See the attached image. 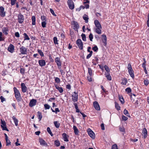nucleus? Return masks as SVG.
<instances>
[{
  "mask_svg": "<svg viewBox=\"0 0 149 149\" xmlns=\"http://www.w3.org/2000/svg\"><path fill=\"white\" fill-rule=\"evenodd\" d=\"M14 91L15 94V96L17 101L19 102L21 101V98L20 94L19 91L16 87L14 88Z\"/></svg>",
  "mask_w": 149,
  "mask_h": 149,
  "instance_id": "obj_1",
  "label": "nucleus"
},
{
  "mask_svg": "<svg viewBox=\"0 0 149 149\" xmlns=\"http://www.w3.org/2000/svg\"><path fill=\"white\" fill-rule=\"evenodd\" d=\"M76 44L79 48L81 50L83 49V44L80 39H78L76 41Z\"/></svg>",
  "mask_w": 149,
  "mask_h": 149,
  "instance_id": "obj_2",
  "label": "nucleus"
},
{
  "mask_svg": "<svg viewBox=\"0 0 149 149\" xmlns=\"http://www.w3.org/2000/svg\"><path fill=\"white\" fill-rule=\"evenodd\" d=\"M78 94L75 91L72 93V99L74 102H75L77 101L78 100Z\"/></svg>",
  "mask_w": 149,
  "mask_h": 149,
  "instance_id": "obj_3",
  "label": "nucleus"
},
{
  "mask_svg": "<svg viewBox=\"0 0 149 149\" xmlns=\"http://www.w3.org/2000/svg\"><path fill=\"white\" fill-rule=\"evenodd\" d=\"M68 4L69 8L71 9H73L74 8V3L72 0H68Z\"/></svg>",
  "mask_w": 149,
  "mask_h": 149,
  "instance_id": "obj_4",
  "label": "nucleus"
},
{
  "mask_svg": "<svg viewBox=\"0 0 149 149\" xmlns=\"http://www.w3.org/2000/svg\"><path fill=\"white\" fill-rule=\"evenodd\" d=\"M18 22L19 23H22L24 20L23 16L21 13L19 14L18 16Z\"/></svg>",
  "mask_w": 149,
  "mask_h": 149,
  "instance_id": "obj_5",
  "label": "nucleus"
},
{
  "mask_svg": "<svg viewBox=\"0 0 149 149\" xmlns=\"http://www.w3.org/2000/svg\"><path fill=\"white\" fill-rule=\"evenodd\" d=\"M20 50L21 54H27V49L24 46H22L20 48Z\"/></svg>",
  "mask_w": 149,
  "mask_h": 149,
  "instance_id": "obj_6",
  "label": "nucleus"
},
{
  "mask_svg": "<svg viewBox=\"0 0 149 149\" xmlns=\"http://www.w3.org/2000/svg\"><path fill=\"white\" fill-rule=\"evenodd\" d=\"M88 132L89 136L92 138L94 139L95 138V134L90 129L88 130Z\"/></svg>",
  "mask_w": 149,
  "mask_h": 149,
  "instance_id": "obj_7",
  "label": "nucleus"
},
{
  "mask_svg": "<svg viewBox=\"0 0 149 149\" xmlns=\"http://www.w3.org/2000/svg\"><path fill=\"white\" fill-rule=\"evenodd\" d=\"M39 142L41 145L45 146H48L47 143L43 139L40 138L39 139Z\"/></svg>",
  "mask_w": 149,
  "mask_h": 149,
  "instance_id": "obj_8",
  "label": "nucleus"
},
{
  "mask_svg": "<svg viewBox=\"0 0 149 149\" xmlns=\"http://www.w3.org/2000/svg\"><path fill=\"white\" fill-rule=\"evenodd\" d=\"M1 127L2 128L3 130H5L8 131V130L7 129L6 126V123L5 121H3L2 120H1Z\"/></svg>",
  "mask_w": 149,
  "mask_h": 149,
  "instance_id": "obj_9",
  "label": "nucleus"
},
{
  "mask_svg": "<svg viewBox=\"0 0 149 149\" xmlns=\"http://www.w3.org/2000/svg\"><path fill=\"white\" fill-rule=\"evenodd\" d=\"M0 15L2 17H4L5 15L4 8L2 6L0 7Z\"/></svg>",
  "mask_w": 149,
  "mask_h": 149,
  "instance_id": "obj_10",
  "label": "nucleus"
},
{
  "mask_svg": "<svg viewBox=\"0 0 149 149\" xmlns=\"http://www.w3.org/2000/svg\"><path fill=\"white\" fill-rule=\"evenodd\" d=\"M143 138L145 139L147 136V131L146 128H143L142 131Z\"/></svg>",
  "mask_w": 149,
  "mask_h": 149,
  "instance_id": "obj_11",
  "label": "nucleus"
},
{
  "mask_svg": "<svg viewBox=\"0 0 149 149\" xmlns=\"http://www.w3.org/2000/svg\"><path fill=\"white\" fill-rule=\"evenodd\" d=\"M37 101L36 100L33 99L31 100L29 103V106L32 107L33 106H35L36 103Z\"/></svg>",
  "mask_w": 149,
  "mask_h": 149,
  "instance_id": "obj_12",
  "label": "nucleus"
},
{
  "mask_svg": "<svg viewBox=\"0 0 149 149\" xmlns=\"http://www.w3.org/2000/svg\"><path fill=\"white\" fill-rule=\"evenodd\" d=\"M14 46L12 44H10L8 47V50L9 52L12 53H13L14 51Z\"/></svg>",
  "mask_w": 149,
  "mask_h": 149,
  "instance_id": "obj_13",
  "label": "nucleus"
},
{
  "mask_svg": "<svg viewBox=\"0 0 149 149\" xmlns=\"http://www.w3.org/2000/svg\"><path fill=\"white\" fill-rule=\"evenodd\" d=\"M94 106L96 110H100V108L99 104L97 101H95L93 103Z\"/></svg>",
  "mask_w": 149,
  "mask_h": 149,
  "instance_id": "obj_14",
  "label": "nucleus"
},
{
  "mask_svg": "<svg viewBox=\"0 0 149 149\" xmlns=\"http://www.w3.org/2000/svg\"><path fill=\"white\" fill-rule=\"evenodd\" d=\"M72 24L74 25L73 29H74L77 30L79 28V26L77 22L73 21L72 22Z\"/></svg>",
  "mask_w": 149,
  "mask_h": 149,
  "instance_id": "obj_15",
  "label": "nucleus"
},
{
  "mask_svg": "<svg viewBox=\"0 0 149 149\" xmlns=\"http://www.w3.org/2000/svg\"><path fill=\"white\" fill-rule=\"evenodd\" d=\"M21 86L22 87V91L23 92H25L27 90V88L24 83L21 84Z\"/></svg>",
  "mask_w": 149,
  "mask_h": 149,
  "instance_id": "obj_16",
  "label": "nucleus"
},
{
  "mask_svg": "<svg viewBox=\"0 0 149 149\" xmlns=\"http://www.w3.org/2000/svg\"><path fill=\"white\" fill-rule=\"evenodd\" d=\"M102 36L103 38L102 39V41L103 43H104V46H106L107 45V37L105 35H102Z\"/></svg>",
  "mask_w": 149,
  "mask_h": 149,
  "instance_id": "obj_17",
  "label": "nucleus"
},
{
  "mask_svg": "<svg viewBox=\"0 0 149 149\" xmlns=\"http://www.w3.org/2000/svg\"><path fill=\"white\" fill-rule=\"evenodd\" d=\"M94 23L96 28H102L98 20H95L94 21Z\"/></svg>",
  "mask_w": 149,
  "mask_h": 149,
  "instance_id": "obj_18",
  "label": "nucleus"
},
{
  "mask_svg": "<svg viewBox=\"0 0 149 149\" xmlns=\"http://www.w3.org/2000/svg\"><path fill=\"white\" fill-rule=\"evenodd\" d=\"M39 63L41 66H43L45 65V62L44 60H39Z\"/></svg>",
  "mask_w": 149,
  "mask_h": 149,
  "instance_id": "obj_19",
  "label": "nucleus"
},
{
  "mask_svg": "<svg viewBox=\"0 0 149 149\" xmlns=\"http://www.w3.org/2000/svg\"><path fill=\"white\" fill-rule=\"evenodd\" d=\"M55 61L58 67L60 66L61 65V61L59 58L58 57L56 58L55 59Z\"/></svg>",
  "mask_w": 149,
  "mask_h": 149,
  "instance_id": "obj_20",
  "label": "nucleus"
},
{
  "mask_svg": "<svg viewBox=\"0 0 149 149\" xmlns=\"http://www.w3.org/2000/svg\"><path fill=\"white\" fill-rule=\"evenodd\" d=\"M8 29L7 27H3L2 29V31L3 33H4L6 35L8 34Z\"/></svg>",
  "mask_w": 149,
  "mask_h": 149,
  "instance_id": "obj_21",
  "label": "nucleus"
},
{
  "mask_svg": "<svg viewBox=\"0 0 149 149\" xmlns=\"http://www.w3.org/2000/svg\"><path fill=\"white\" fill-rule=\"evenodd\" d=\"M102 28H96L95 29V32L98 34H100L101 33V29Z\"/></svg>",
  "mask_w": 149,
  "mask_h": 149,
  "instance_id": "obj_22",
  "label": "nucleus"
},
{
  "mask_svg": "<svg viewBox=\"0 0 149 149\" xmlns=\"http://www.w3.org/2000/svg\"><path fill=\"white\" fill-rule=\"evenodd\" d=\"M55 86L56 88L59 91L60 93H62L63 92V90L61 87H60L58 85H55Z\"/></svg>",
  "mask_w": 149,
  "mask_h": 149,
  "instance_id": "obj_23",
  "label": "nucleus"
},
{
  "mask_svg": "<svg viewBox=\"0 0 149 149\" xmlns=\"http://www.w3.org/2000/svg\"><path fill=\"white\" fill-rule=\"evenodd\" d=\"M105 75L107 79L109 80H111V77L109 73H105Z\"/></svg>",
  "mask_w": 149,
  "mask_h": 149,
  "instance_id": "obj_24",
  "label": "nucleus"
},
{
  "mask_svg": "<svg viewBox=\"0 0 149 149\" xmlns=\"http://www.w3.org/2000/svg\"><path fill=\"white\" fill-rule=\"evenodd\" d=\"M62 136L64 139V141H65L68 142V140L67 137V135L65 133H64L62 134Z\"/></svg>",
  "mask_w": 149,
  "mask_h": 149,
  "instance_id": "obj_25",
  "label": "nucleus"
},
{
  "mask_svg": "<svg viewBox=\"0 0 149 149\" xmlns=\"http://www.w3.org/2000/svg\"><path fill=\"white\" fill-rule=\"evenodd\" d=\"M16 126H17L18 125V121L14 116L12 118Z\"/></svg>",
  "mask_w": 149,
  "mask_h": 149,
  "instance_id": "obj_26",
  "label": "nucleus"
},
{
  "mask_svg": "<svg viewBox=\"0 0 149 149\" xmlns=\"http://www.w3.org/2000/svg\"><path fill=\"white\" fill-rule=\"evenodd\" d=\"M83 18L85 20L86 23H87L88 22V17L87 15H84L83 16Z\"/></svg>",
  "mask_w": 149,
  "mask_h": 149,
  "instance_id": "obj_27",
  "label": "nucleus"
},
{
  "mask_svg": "<svg viewBox=\"0 0 149 149\" xmlns=\"http://www.w3.org/2000/svg\"><path fill=\"white\" fill-rule=\"evenodd\" d=\"M54 144L57 147L59 146L60 145L59 141L58 140H55L54 142Z\"/></svg>",
  "mask_w": 149,
  "mask_h": 149,
  "instance_id": "obj_28",
  "label": "nucleus"
},
{
  "mask_svg": "<svg viewBox=\"0 0 149 149\" xmlns=\"http://www.w3.org/2000/svg\"><path fill=\"white\" fill-rule=\"evenodd\" d=\"M73 129L75 134H77L79 132V131L75 126L74 125L73 126Z\"/></svg>",
  "mask_w": 149,
  "mask_h": 149,
  "instance_id": "obj_29",
  "label": "nucleus"
},
{
  "mask_svg": "<svg viewBox=\"0 0 149 149\" xmlns=\"http://www.w3.org/2000/svg\"><path fill=\"white\" fill-rule=\"evenodd\" d=\"M128 72L129 74L130 75V76L133 78L134 77V74L133 73V70H131V71H129Z\"/></svg>",
  "mask_w": 149,
  "mask_h": 149,
  "instance_id": "obj_30",
  "label": "nucleus"
},
{
  "mask_svg": "<svg viewBox=\"0 0 149 149\" xmlns=\"http://www.w3.org/2000/svg\"><path fill=\"white\" fill-rule=\"evenodd\" d=\"M54 123L56 128H58L60 125V124L58 123L57 121H55L54 122Z\"/></svg>",
  "mask_w": 149,
  "mask_h": 149,
  "instance_id": "obj_31",
  "label": "nucleus"
},
{
  "mask_svg": "<svg viewBox=\"0 0 149 149\" xmlns=\"http://www.w3.org/2000/svg\"><path fill=\"white\" fill-rule=\"evenodd\" d=\"M32 24L33 25H35L36 24L35 21V17L34 16H33L32 17Z\"/></svg>",
  "mask_w": 149,
  "mask_h": 149,
  "instance_id": "obj_32",
  "label": "nucleus"
},
{
  "mask_svg": "<svg viewBox=\"0 0 149 149\" xmlns=\"http://www.w3.org/2000/svg\"><path fill=\"white\" fill-rule=\"evenodd\" d=\"M38 119H39V120L40 121L42 118V115L41 113L39 111H38Z\"/></svg>",
  "mask_w": 149,
  "mask_h": 149,
  "instance_id": "obj_33",
  "label": "nucleus"
},
{
  "mask_svg": "<svg viewBox=\"0 0 149 149\" xmlns=\"http://www.w3.org/2000/svg\"><path fill=\"white\" fill-rule=\"evenodd\" d=\"M115 107L118 110H120V107L119 105L116 102H115Z\"/></svg>",
  "mask_w": 149,
  "mask_h": 149,
  "instance_id": "obj_34",
  "label": "nucleus"
},
{
  "mask_svg": "<svg viewBox=\"0 0 149 149\" xmlns=\"http://www.w3.org/2000/svg\"><path fill=\"white\" fill-rule=\"evenodd\" d=\"M122 82H121V84L122 85H125L126 84L127 81V80L126 79H122Z\"/></svg>",
  "mask_w": 149,
  "mask_h": 149,
  "instance_id": "obj_35",
  "label": "nucleus"
},
{
  "mask_svg": "<svg viewBox=\"0 0 149 149\" xmlns=\"http://www.w3.org/2000/svg\"><path fill=\"white\" fill-rule=\"evenodd\" d=\"M104 68L105 70L107 71V73H109L110 72V70L109 68L106 65L104 66Z\"/></svg>",
  "mask_w": 149,
  "mask_h": 149,
  "instance_id": "obj_36",
  "label": "nucleus"
},
{
  "mask_svg": "<svg viewBox=\"0 0 149 149\" xmlns=\"http://www.w3.org/2000/svg\"><path fill=\"white\" fill-rule=\"evenodd\" d=\"M24 40H29L30 39L29 38L28 36L27 35V34L24 33Z\"/></svg>",
  "mask_w": 149,
  "mask_h": 149,
  "instance_id": "obj_37",
  "label": "nucleus"
},
{
  "mask_svg": "<svg viewBox=\"0 0 149 149\" xmlns=\"http://www.w3.org/2000/svg\"><path fill=\"white\" fill-rule=\"evenodd\" d=\"M81 36L82 38V39L83 41H86V37L85 34L82 33L81 35Z\"/></svg>",
  "mask_w": 149,
  "mask_h": 149,
  "instance_id": "obj_38",
  "label": "nucleus"
},
{
  "mask_svg": "<svg viewBox=\"0 0 149 149\" xmlns=\"http://www.w3.org/2000/svg\"><path fill=\"white\" fill-rule=\"evenodd\" d=\"M88 73L91 76L93 75L92 70L91 68H88Z\"/></svg>",
  "mask_w": 149,
  "mask_h": 149,
  "instance_id": "obj_39",
  "label": "nucleus"
},
{
  "mask_svg": "<svg viewBox=\"0 0 149 149\" xmlns=\"http://www.w3.org/2000/svg\"><path fill=\"white\" fill-rule=\"evenodd\" d=\"M119 100L120 101L122 104H123L124 103V100L122 97H119Z\"/></svg>",
  "mask_w": 149,
  "mask_h": 149,
  "instance_id": "obj_40",
  "label": "nucleus"
},
{
  "mask_svg": "<svg viewBox=\"0 0 149 149\" xmlns=\"http://www.w3.org/2000/svg\"><path fill=\"white\" fill-rule=\"evenodd\" d=\"M53 40L54 43L55 44H58L57 39L56 37H55L54 38Z\"/></svg>",
  "mask_w": 149,
  "mask_h": 149,
  "instance_id": "obj_41",
  "label": "nucleus"
},
{
  "mask_svg": "<svg viewBox=\"0 0 149 149\" xmlns=\"http://www.w3.org/2000/svg\"><path fill=\"white\" fill-rule=\"evenodd\" d=\"M127 68L129 71H131V70H132L133 69L132 68L131 65L130 63H129L128 64L127 66Z\"/></svg>",
  "mask_w": 149,
  "mask_h": 149,
  "instance_id": "obj_42",
  "label": "nucleus"
},
{
  "mask_svg": "<svg viewBox=\"0 0 149 149\" xmlns=\"http://www.w3.org/2000/svg\"><path fill=\"white\" fill-rule=\"evenodd\" d=\"M38 52L39 54L41 56H44L43 53V52L41 50H40L39 49H38Z\"/></svg>",
  "mask_w": 149,
  "mask_h": 149,
  "instance_id": "obj_43",
  "label": "nucleus"
},
{
  "mask_svg": "<svg viewBox=\"0 0 149 149\" xmlns=\"http://www.w3.org/2000/svg\"><path fill=\"white\" fill-rule=\"evenodd\" d=\"M6 146H8L10 144L11 142L8 139H6Z\"/></svg>",
  "mask_w": 149,
  "mask_h": 149,
  "instance_id": "obj_44",
  "label": "nucleus"
},
{
  "mask_svg": "<svg viewBox=\"0 0 149 149\" xmlns=\"http://www.w3.org/2000/svg\"><path fill=\"white\" fill-rule=\"evenodd\" d=\"M123 113H124V114H125V115H126L127 116L129 117H130V115L128 116V115H127V114H129L128 112L125 109V110H124Z\"/></svg>",
  "mask_w": 149,
  "mask_h": 149,
  "instance_id": "obj_45",
  "label": "nucleus"
},
{
  "mask_svg": "<svg viewBox=\"0 0 149 149\" xmlns=\"http://www.w3.org/2000/svg\"><path fill=\"white\" fill-rule=\"evenodd\" d=\"M44 107L45 109H49L50 107V106L49 105L46 104L44 105Z\"/></svg>",
  "mask_w": 149,
  "mask_h": 149,
  "instance_id": "obj_46",
  "label": "nucleus"
},
{
  "mask_svg": "<svg viewBox=\"0 0 149 149\" xmlns=\"http://www.w3.org/2000/svg\"><path fill=\"white\" fill-rule=\"evenodd\" d=\"M92 49L95 52H97L98 49V48L96 46H95L92 48Z\"/></svg>",
  "mask_w": 149,
  "mask_h": 149,
  "instance_id": "obj_47",
  "label": "nucleus"
},
{
  "mask_svg": "<svg viewBox=\"0 0 149 149\" xmlns=\"http://www.w3.org/2000/svg\"><path fill=\"white\" fill-rule=\"evenodd\" d=\"M89 38L90 40L91 41H92V40L93 38V36L92 33H91L89 36Z\"/></svg>",
  "mask_w": 149,
  "mask_h": 149,
  "instance_id": "obj_48",
  "label": "nucleus"
},
{
  "mask_svg": "<svg viewBox=\"0 0 149 149\" xmlns=\"http://www.w3.org/2000/svg\"><path fill=\"white\" fill-rule=\"evenodd\" d=\"M143 60L144 61V62L142 64V67H146V61L145 59V58H143Z\"/></svg>",
  "mask_w": 149,
  "mask_h": 149,
  "instance_id": "obj_49",
  "label": "nucleus"
},
{
  "mask_svg": "<svg viewBox=\"0 0 149 149\" xmlns=\"http://www.w3.org/2000/svg\"><path fill=\"white\" fill-rule=\"evenodd\" d=\"M144 82L145 85L146 86H147L149 83V81L148 80H144Z\"/></svg>",
  "mask_w": 149,
  "mask_h": 149,
  "instance_id": "obj_50",
  "label": "nucleus"
},
{
  "mask_svg": "<svg viewBox=\"0 0 149 149\" xmlns=\"http://www.w3.org/2000/svg\"><path fill=\"white\" fill-rule=\"evenodd\" d=\"M125 91L126 92H127L128 93H130L131 91V90L130 88H127L126 89Z\"/></svg>",
  "mask_w": 149,
  "mask_h": 149,
  "instance_id": "obj_51",
  "label": "nucleus"
},
{
  "mask_svg": "<svg viewBox=\"0 0 149 149\" xmlns=\"http://www.w3.org/2000/svg\"><path fill=\"white\" fill-rule=\"evenodd\" d=\"M46 23L45 21H44L42 22V26L43 28H45L46 27Z\"/></svg>",
  "mask_w": 149,
  "mask_h": 149,
  "instance_id": "obj_52",
  "label": "nucleus"
},
{
  "mask_svg": "<svg viewBox=\"0 0 149 149\" xmlns=\"http://www.w3.org/2000/svg\"><path fill=\"white\" fill-rule=\"evenodd\" d=\"M19 142V139H17L16 142L15 143L16 146H18L20 145V144L19 143H18Z\"/></svg>",
  "mask_w": 149,
  "mask_h": 149,
  "instance_id": "obj_53",
  "label": "nucleus"
},
{
  "mask_svg": "<svg viewBox=\"0 0 149 149\" xmlns=\"http://www.w3.org/2000/svg\"><path fill=\"white\" fill-rule=\"evenodd\" d=\"M112 149H118L117 145L116 144L113 145L112 146Z\"/></svg>",
  "mask_w": 149,
  "mask_h": 149,
  "instance_id": "obj_54",
  "label": "nucleus"
},
{
  "mask_svg": "<svg viewBox=\"0 0 149 149\" xmlns=\"http://www.w3.org/2000/svg\"><path fill=\"white\" fill-rule=\"evenodd\" d=\"M55 81L57 83H59L60 81V79L58 77H56L55 79Z\"/></svg>",
  "mask_w": 149,
  "mask_h": 149,
  "instance_id": "obj_55",
  "label": "nucleus"
},
{
  "mask_svg": "<svg viewBox=\"0 0 149 149\" xmlns=\"http://www.w3.org/2000/svg\"><path fill=\"white\" fill-rule=\"evenodd\" d=\"M120 131L121 132H124L125 131V129L123 127H120L119 128Z\"/></svg>",
  "mask_w": 149,
  "mask_h": 149,
  "instance_id": "obj_56",
  "label": "nucleus"
},
{
  "mask_svg": "<svg viewBox=\"0 0 149 149\" xmlns=\"http://www.w3.org/2000/svg\"><path fill=\"white\" fill-rule=\"evenodd\" d=\"M16 0H11V4L12 5H13L15 3Z\"/></svg>",
  "mask_w": 149,
  "mask_h": 149,
  "instance_id": "obj_57",
  "label": "nucleus"
},
{
  "mask_svg": "<svg viewBox=\"0 0 149 149\" xmlns=\"http://www.w3.org/2000/svg\"><path fill=\"white\" fill-rule=\"evenodd\" d=\"M0 98L1 99V102H3V101H5L6 99L3 97L2 96H1L0 97Z\"/></svg>",
  "mask_w": 149,
  "mask_h": 149,
  "instance_id": "obj_58",
  "label": "nucleus"
},
{
  "mask_svg": "<svg viewBox=\"0 0 149 149\" xmlns=\"http://www.w3.org/2000/svg\"><path fill=\"white\" fill-rule=\"evenodd\" d=\"M50 11L52 14L54 16H56V15L55 14L54 10L52 9H50Z\"/></svg>",
  "mask_w": 149,
  "mask_h": 149,
  "instance_id": "obj_59",
  "label": "nucleus"
},
{
  "mask_svg": "<svg viewBox=\"0 0 149 149\" xmlns=\"http://www.w3.org/2000/svg\"><path fill=\"white\" fill-rule=\"evenodd\" d=\"M147 25L148 27H149V13L148 15V20L147 22Z\"/></svg>",
  "mask_w": 149,
  "mask_h": 149,
  "instance_id": "obj_60",
  "label": "nucleus"
},
{
  "mask_svg": "<svg viewBox=\"0 0 149 149\" xmlns=\"http://www.w3.org/2000/svg\"><path fill=\"white\" fill-rule=\"evenodd\" d=\"M91 76H88L87 77L88 80L89 81H92Z\"/></svg>",
  "mask_w": 149,
  "mask_h": 149,
  "instance_id": "obj_61",
  "label": "nucleus"
},
{
  "mask_svg": "<svg viewBox=\"0 0 149 149\" xmlns=\"http://www.w3.org/2000/svg\"><path fill=\"white\" fill-rule=\"evenodd\" d=\"M15 36L17 38H19V33L18 32H16L15 33Z\"/></svg>",
  "mask_w": 149,
  "mask_h": 149,
  "instance_id": "obj_62",
  "label": "nucleus"
},
{
  "mask_svg": "<svg viewBox=\"0 0 149 149\" xmlns=\"http://www.w3.org/2000/svg\"><path fill=\"white\" fill-rule=\"evenodd\" d=\"M128 118L125 116H122V119L124 120H127Z\"/></svg>",
  "mask_w": 149,
  "mask_h": 149,
  "instance_id": "obj_63",
  "label": "nucleus"
},
{
  "mask_svg": "<svg viewBox=\"0 0 149 149\" xmlns=\"http://www.w3.org/2000/svg\"><path fill=\"white\" fill-rule=\"evenodd\" d=\"M101 129L102 130H104L105 129L104 127V124L103 123H102L101 125Z\"/></svg>",
  "mask_w": 149,
  "mask_h": 149,
  "instance_id": "obj_64",
  "label": "nucleus"
}]
</instances>
